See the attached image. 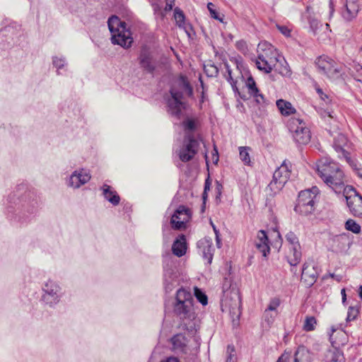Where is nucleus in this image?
<instances>
[{
  "label": "nucleus",
  "mask_w": 362,
  "mask_h": 362,
  "mask_svg": "<svg viewBox=\"0 0 362 362\" xmlns=\"http://www.w3.org/2000/svg\"><path fill=\"white\" fill-rule=\"evenodd\" d=\"M172 251L173 253L178 257L185 255L187 251V243L184 235H179L174 241L172 245Z\"/></svg>",
  "instance_id": "nucleus-26"
},
{
  "label": "nucleus",
  "mask_w": 362,
  "mask_h": 362,
  "mask_svg": "<svg viewBox=\"0 0 362 362\" xmlns=\"http://www.w3.org/2000/svg\"><path fill=\"white\" fill-rule=\"evenodd\" d=\"M139 64L141 68L150 74H153L157 66V61L153 53L146 47L141 50Z\"/></svg>",
  "instance_id": "nucleus-16"
},
{
  "label": "nucleus",
  "mask_w": 362,
  "mask_h": 362,
  "mask_svg": "<svg viewBox=\"0 0 362 362\" xmlns=\"http://www.w3.org/2000/svg\"><path fill=\"white\" fill-rule=\"evenodd\" d=\"M278 315V313H273V312H269L267 310H264V321L269 325H272L274 320L276 316Z\"/></svg>",
  "instance_id": "nucleus-42"
},
{
  "label": "nucleus",
  "mask_w": 362,
  "mask_h": 362,
  "mask_svg": "<svg viewBox=\"0 0 362 362\" xmlns=\"http://www.w3.org/2000/svg\"><path fill=\"white\" fill-rule=\"evenodd\" d=\"M278 237H279V238H281V234H280L279 233H278Z\"/></svg>",
  "instance_id": "nucleus-63"
},
{
  "label": "nucleus",
  "mask_w": 362,
  "mask_h": 362,
  "mask_svg": "<svg viewBox=\"0 0 362 362\" xmlns=\"http://www.w3.org/2000/svg\"><path fill=\"white\" fill-rule=\"evenodd\" d=\"M227 68V72L228 76L226 77V79L228 81H229L233 88V90L237 89V87L235 86V82L233 81L232 76H231V70L229 69L228 65L226 64Z\"/></svg>",
  "instance_id": "nucleus-52"
},
{
  "label": "nucleus",
  "mask_w": 362,
  "mask_h": 362,
  "mask_svg": "<svg viewBox=\"0 0 362 362\" xmlns=\"http://www.w3.org/2000/svg\"><path fill=\"white\" fill-rule=\"evenodd\" d=\"M318 113L321 115L322 117L324 118L326 117H332V111H331L329 108L324 110L322 107H320Z\"/></svg>",
  "instance_id": "nucleus-50"
},
{
  "label": "nucleus",
  "mask_w": 362,
  "mask_h": 362,
  "mask_svg": "<svg viewBox=\"0 0 362 362\" xmlns=\"http://www.w3.org/2000/svg\"><path fill=\"white\" fill-rule=\"evenodd\" d=\"M207 189H209V185L208 184L207 181H206L205 187H204V195H203V198H204V194L206 193V191Z\"/></svg>",
  "instance_id": "nucleus-57"
},
{
  "label": "nucleus",
  "mask_w": 362,
  "mask_h": 362,
  "mask_svg": "<svg viewBox=\"0 0 362 362\" xmlns=\"http://www.w3.org/2000/svg\"><path fill=\"white\" fill-rule=\"evenodd\" d=\"M288 129L293 137L299 144H307L310 142L311 135L310 130L305 127V122L298 118H291L288 122Z\"/></svg>",
  "instance_id": "nucleus-7"
},
{
  "label": "nucleus",
  "mask_w": 362,
  "mask_h": 362,
  "mask_svg": "<svg viewBox=\"0 0 362 362\" xmlns=\"http://www.w3.org/2000/svg\"><path fill=\"white\" fill-rule=\"evenodd\" d=\"M290 253L288 255V261L291 266H296L301 259L302 254L300 245L290 247Z\"/></svg>",
  "instance_id": "nucleus-29"
},
{
  "label": "nucleus",
  "mask_w": 362,
  "mask_h": 362,
  "mask_svg": "<svg viewBox=\"0 0 362 362\" xmlns=\"http://www.w3.org/2000/svg\"><path fill=\"white\" fill-rule=\"evenodd\" d=\"M162 362H180L178 358H175V357H169L166 359V361H162Z\"/></svg>",
  "instance_id": "nucleus-54"
},
{
  "label": "nucleus",
  "mask_w": 362,
  "mask_h": 362,
  "mask_svg": "<svg viewBox=\"0 0 362 362\" xmlns=\"http://www.w3.org/2000/svg\"><path fill=\"white\" fill-rule=\"evenodd\" d=\"M245 84L250 95L255 98V100L258 104H262L264 102V96L259 93V90L256 86V82L252 76H250L247 78Z\"/></svg>",
  "instance_id": "nucleus-25"
},
{
  "label": "nucleus",
  "mask_w": 362,
  "mask_h": 362,
  "mask_svg": "<svg viewBox=\"0 0 362 362\" xmlns=\"http://www.w3.org/2000/svg\"><path fill=\"white\" fill-rule=\"evenodd\" d=\"M336 331V329L334 327H332L331 328V332L332 333L330 334V338L332 337V335L333 334V333Z\"/></svg>",
  "instance_id": "nucleus-61"
},
{
  "label": "nucleus",
  "mask_w": 362,
  "mask_h": 362,
  "mask_svg": "<svg viewBox=\"0 0 362 362\" xmlns=\"http://www.w3.org/2000/svg\"><path fill=\"white\" fill-rule=\"evenodd\" d=\"M104 198L113 206H117L120 202V197L117 192L110 185L104 184L101 187Z\"/></svg>",
  "instance_id": "nucleus-24"
},
{
  "label": "nucleus",
  "mask_w": 362,
  "mask_h": 362,
  "mask_svg": "<svg viewBox=\"0 0 362 362\" xmlns=\"http://www.w3.org/2000/svg\"><path fill=\"white\" fill-rule=\"evenodd\" d=\"M211 224L213 227V229H214V231L215 233V235H216V234H219V232L218 230L216 229V226L214 225V223L212 222H211Z\"/></svg>",
  "instance_id": "nucleus-58"
},
{
  "label": "nucleus",
  "mask_w": 362,
  "mask_h": 362,
  "mask_svg": "<svg viewBox=\"0 0 362 362\" xmlns=\"http://www.w3.org/2000/svg\"><path fill=\"white\" fill-rule=\"evenodd\" d=\"M344 355L337 349H328L325 354V362H343Z\"/></svg>",
  "instance_id": "nucleus-28"
},
{
  "label": "nucleus",
  "mask_w": 362,
  "mask_h": 362,
  "mask_svg": "<svg viewBox=\"0 0 362 362\" xmlns=\"http://www.w3.org/2000/svg\"><path fill=\"white\" fill-rule=\"evenodd\" d=\"M281 304V300L279 298H271L267 308L265 310L269 312L278 313L277 308Z\"/></svg>",
  "instance_id": "nucleus-37"
},
{
  "label": "nucleus",
  "mask_w": 362,
  "mask_h": 362,
  "mask_svg": "<svg viewBox=\"0 0 362 362\" xmlns=\"http://www.w3.org/2000/svg\"><path fill=\"white\" fill-rule=\"evenodd\" d=\"M344 7L345 11H342V15L347 21L355 18L359 11L358 0H346Z\"/></svg>",
  "instance_id": "nucleus-23"
},
{
  "label": "nucleus",
  "mask_w": 362,
  "mask_h": 362,
  "mask_svg": "<svg viewBox=\"0 0 362 362\" xmlns=\"http://www.w3.org/2000/svg\"><path fill=\"white\" fill-rule=\"evenodd\" d=\"M214 151H215L216 154H214V157L216 156V161L215 162L217 163L218 160V151H217V150L216 148L214 149Z\"/></svg>",
  "instance_id": "nucleus-59"
},
{
  "label": "nucleus",
  "mask_w": 362,
  "mask_h": 362,
  "mask_svg": "<svg viewBox=\"0 0 362 362\" xmlns=\"http://www.w3.org/2000/svg\"><path fill=\"white\" fill-rule=\"evenodd\" d=\"M171 342L175 351L180 354H188L191 351L189 346L187 344V338L182 334H177L171 339Z\"/></svg>",
  "instance_id": "nucleus-21"
},
{
  "label": "nucleus",
  "mask_w": 362,
  "mask_h": 362,
  "mask_svg": "<svg viewBox=\"0 0 362 362\" xmlns=\"http://www.w3.org/2000/svg\"><path fill=\"white\" fill-rule=\"evenodd\" d=\"M255 245L257 250L262 254L263 257H267L270 252V247L269 245V239L264 230H261L258 231L255 240Z\"/></svg>",
  "instance_id": "nucleus-20"
},
{
  "label": "nucleus",
  "mask_w": 362,
  "mask_h": 362,
  "mask_svg": "<svg viewBox=\"0 0 362 362\" xmlns=\"http://www.w3.org/2000/svg\"><path fill=\"white\" fill-rule=\"evenodd\" d=\"M182 126L185 131V136L188 135H193L192 133L197 129L198 126V121L197 119L187 117L182 122Z\"/></svg>",
  "instance_id": "nucleus-30"
},
{
  "label": "nucleus",
  "mask_w": 362,
  "mask_h": 362,
  "mask_svg": "<svg viewBox=\"0 0 362 362\" xmlns=\"http://www.w3.org/2000/svg\"><path fill=\"white\" fill-rule=\"evenodd\" d=\"M347 144V138L341 133H337L334 136L333 147L334 150L339 153V158H344L346 162L351 166L356 167L354 162L351 160L349 153L346 151L345 146Z\"/></svg>",
  "instance_id": "nucleus-14"
},
{
  "label": "nucleus",
  "mask_w": 362,
  "mask_h": 362,
  "mask_svg": "<svg viewBox=\"0 0 362 362\" xmlns=\"http://www.w3.org/2000/svg\"><path fill=\"white\" fill-rule=\"evenodd\" d=\"M289 177L290 170L285 163H284L274 171L272 180L267 187V190L270 191V195L275 194L279 192L287 182Z\"/></svg>",
  "instance_id": "nucleus-8"
},
{
  "label": "nucleus",
  "mask_w": 362,
  "mask_h": 362,
  "mask_svg": "<svg viewBox=\"0 0 362 362\" xmlns=\"http://www.w3.org/2000/svg\"><path fill=\"white\" fill-rule=\"evenodd\" d=\"M189 209L185 206H180L171 217L172 227L175 229H181L185 227V223L190 219Z\"/></svg>",
  "instance_id": "nucleus-12"
},
{
  "label": "nucleus",
  "mask_w": 362,
  "mask_h": 362,
  "mask_svg": "<svg viewBox=\"0 0 362 362\" xmlns=\"http://www.w3.org/2000/svg\"><path fill=\"white\" fill-rule=\"evenodd\" d=\"M197 248L202 257L207 261L208 264H211L214 251L211 239L208 238L201 239L197 243Z\"/></svg>",
  "instance_id": "nucleus-17"
},
{
  "label": "nucleus",
  "mask_w": 362,
  "mask_h": 362,
  "mask_svg": "<svg viewBox=\"0 0 362 362\" xmlns=\"http://www.w3.org/2000/svg\"><path fill=\"white\" fill-rule=\"evenodd\" d=\"M341 293L342 297V303L344 304L346 300V291L344 288L341 289Z\"/></svg>",
  "instance_id": "nucleus-53"
},
{
  "label": "nucleus",
  "mask_w": 362,
  "mask_h": 362,
  "mask_svg": "<svg viewBox=\"0 0 362 362\" xmlns=\"http://www.w3.org/2000/svg\"><path fill=\"white\" fill-rule=\"evenodd\" d=\"M329 276L332 278L335 279L337 281H340L341 277L340 276H337L334 274H329Z\"/></svg>",
  "instance_id": "nucleus-56"
},
{
  "label": "nucleus",
  "mask_w": 362,
  "mask_h": 362,
  "mask_svg": "<svg viewBox=\"0 0 362 362\" xmlns=\"http://www.w3.org/2000/svg\"><path fill=\"white\" fill-rule=\"evenodd\" d=\"M317 277V267L313 262H305L302 268L301 280L305 286H312L316 282Z\"/></svg>",
  "instance_id": "nucleus-15"
},
{
  "label": "nucleus",
  "mask_w": 362,
  "mask_h": 362,
  "mask_svg": "<svg viewBox=\"0 0 362 362\" xmlns=\"http://www.w3.org/2000/svg\"><path fill=\"white\" fill-rule=\"evenodd\" d=\"M107 25L111 33V42L113 45H120L125 49L132 45L134 41L133 37L125 22L121 21L117 16H112L109 18Z\"/></svg>",
  "instance_id": "nucleus-3"
},
{
  "label": "nucleus",
  "mask_w": 362,
  "mask_h": 362,
  "mask_svg": "<svg viewBox=\"0 0 362 362\" xmlns=\"http://www.w3.org/2000/svg\"><path fill=\"white\" fill-rule=\"evenodd\" d=\"M193 301V296L189 291L182 288L177 290L174 311L181 320L180 327L192 335L199 327V320L196 316Z\"/></svg>",
  "instance_id": "nucleus-1"
},
{
  "label": "nucleus",
  "mask_w": 362,
  "mask_h": 362,
  "mask_svg": "<svg viewBox=\"0 0 362 362\" xmlns=\"http://www.w3.org/2000/svg\"><path fill=\"white\" fill-rule=\"evenodd\" d=\"M53 64L57 69H62L66 64L65 59L64 58H59L57 57H53Z\"/></svg>",
  "instance_id": "nucleus-45"
},
{
  "label": "nucleus",
  "mask_w": 362,
  "mask_h": 362,
  "mask_svg": "<svg viewBox=\"0 0 362 362\" xmlns=\"http://www.w3.org/2000/svg\"><path fill=\"white\" fill-rule=\"evenodd\" d=\"M256 66L259 70L263 71L267 74L270 73L272 70V66L268 63L262 54L258 56L256 60Z\"/></svg>",
  "instance_id": "nucleus-33"
},
{
  "label": "nucleus",
  "mask_w": 362,
  "mask_h": 362,
  "mask_svg": "<svg viewBox=\"0 0 362 362\" xmlns=\"http://www.w3.org/2000/svg\"><path fill=\"white\" fill-rule=\"evenodd\" d=\"M226 279L223 285V297L221 300L222 310L228 311L233 320H238L241 315V298L238 290L233 287Z\"/></svg>",
  "instance_id": "nucleus-4"
},
{
  "label": "nucleus",
  "mask_w": 362,
  "mask_h": 362,
  "mask_svg": "<svg viewBox=\"0 0 362 362\" xmlns=\"http://www.w3.org/2000/svg\"><path fill=\"white\" fill-rule=\"evenodd\" d=\"M276 106L283 115H289L296 111L291 103L282 99L276 101Z\"/></svg>",
  "instance_id": "nucleus-31"
},
{
  "label": "nucleus",
  "mask_w": 362,
  "mask_h": 362,
  "mask_svg": "<svg viewBox=\"0 0 362 362\" xmlns=\"http://www.w3.org/2000/svg\"><path fill=\"white\" fill-rule=\"evenodd\" d=\"M250 150V148L247 146L239 147L240 158L245 165H249L250 163V157L249 153Z\"/></svg>",
  "instance_id": "nucleus-34"
},
{
  "label": "nucleus",
  "mask_w": 362,
  "mask_h": 362,
  "mask_svg": "<svg viewBox=\"0 0 362 362\" xmlns=\"http://www.w3.org/2000/svg\"><path fill=\"white\" fill-rule=\"evenodd\" d=\"M216 241L217 247L218 248H220L221 247V238H220V235L219 234H216Z\"/></svg>",
  "instance_id": "nucleus-55"
},
{
  "label": "nucleus",
  "mask_w": 362,
  "mask_h": 362,
  "mask_svg": "<svg viewBox=\"0 0 362 362\" xmlns=\"http://www.w3.org/2000/svg\"><path fill=\"white\" fill-rule=\"evenodd\" d=\"M199 141L194 135H188L184 138L183 144L177 151V155L182 162L191 160L198 151Z\"/></svg>",
  "instance_id": "nucleus-9"
},
{
  "label": "nucleus",
  "mask_w": 362,
  "mask_h": 362,
  "mask_svg": "<svg viewBox=\"0 0 362 362\" xmlns=\"http://www.w3.org/2000/svg\"><path fill=\"white\" fill-rule=\"evenodd\" d=\"M318 71L331 80L339 79L342 75V66L327 56H321L315 61Z\"/></svg>",
  "instance_id": "nucleus-6"
},
{
  "label": "nucleus",
  "mask_w": 362,
  "mask_h": 362,
  "mask_svg": "<svg viewBox=\"0 0 362 362\" xmlns=\"http://www.w3.org/2000/svg\"><path fill=\"white\" fill-rule=\"evenodd\" d=\"M206 74L211 77L216 76L218 74V68L214 64H207L204 66Z\"/></svg>",
  "instance_id": "nucleus-41"
},
{
  "label": "nucleus",
  "mask_w": 362,
  "mask_h": 362,
  "mask_svg": "<svg viewBox=\"0 0 362 362\" xmlns=\"http://www.w3.org/2000/svg\"><path fill=\"white\" fill-rule=\"evenodd\" d=\"M360 75L361 76V78H358V80L359 81H362V67L361 66H360Z\"/></svg>",
  "instance_id": "nucleus-62"
},
{
  "label": "nucleus",
  "mask_w": 362,
  "mask_h": 362,
  "mask_svg": "<svg viewBox=\"0 0 362 362\" xmlns=\"http://www.w3.org/2000/svg\"><path fill=\"white\" fill-rule=\"evenodd\" d=\"M309 24H310V27L311 28V30L315 33L316 30L319 28L320 23V22L316 20V19H314V18H310L309 19Z\"/></svg>",
  "instance_id": "nucleus-49"
},
{
  "label": "nucleus",
  "mask_w": 362,
  "mask_h": 362,
  "mask_svg": "<svg viewBox=\"0 0 362 362\" xmlns=\"http://www.w3.org/2000/svg\"><path fill=\"white\" fill-rule=\"evenodd\" d=\"M234 352H235L234 347L233 346H230V345L228 346V347H227L228 356H227L226 362H235V358Z\"/></svg>",
  "instance_id": "nucleus-44"
},
{
  "label": "nucleus",
  "mask_w": 362,
  "mask_h": 362,
  "mask_svg": "<svg viewBox=\"0 0 362 362\" xmlns=\"http://www.w3.org/2000/svg\"><path fill=\"white\" fill-rule=\"evenodd\" d=\"M172 88L176 89L180 93V98H182L184 95L192 97L193 95V89L190 86L187 78L184 76H180L174 83Z\"/></svg>",
  "instance_id": "nucleus-22"
},
{
  "label": "nucleus",
  "mask_w": 362,
  "mask_h": 362,
  "mask_svg": "<svg viewBox=\"0 0 362 362\" xmlns=\"http://www.w3.org/2000/svg\"><path fill=\"white\" fill-rule=\"evenodd\" d=\"M42 290L44 291L42 300L46 304L52 306L59 301L60 288L55 282L52 281H47Z\"/></svg>",
  "instance_id": "nucleus-10"
},
{
  "label": "nucleus",
  "mask_w": 362,
  "mask_h": 362,
  "mask_svg": "<svg viewBox=\"0 0 362 362\" xmlns=\"http://www.w3.org/2000/svg\"><path fill=\"white\" fill-rule=\"evenodd\" d=\"M359 297L362 300V286H360L359 287Z\"/></svg>",
  "instance_id": "nucleus-60"
},
{
  "label": "nucleus",
  "mask_w": 362,
  "mask_h": 362,
  "mask_svg": "<svg viewBox=\"0 0 362 362\" xmlns=\"http://www.w3.org/2000/svg\"><path fill=\"white\" fill-rule=\"evenodd\" d=\"M361 51H362V47H361Z\"/></svg>",
  "instance_id": "nucleus-64"
},
{
  "label": "nucleus",
  "mask_w": 362,
  "mask_h": 362,
  "mask_svg": "<svg viewBox=\"0 0 362 362\" xmlns=\"http://www.w3.org/2000/svg\"><path fill=\"white\" fill-rule=\"evenodd\" d=\"M194 296L203 305H207L208 298L206 295L202 290L197 287L194 288Z\"/></svg>",
  "instance_id": "nucleus-39"
},
{
  "label": "nucleus",
  "mask_w": 362,
  "mask_h": 362,
  "mask_svg": "<svg viewBox=\"0 0 362 362\" xmlns=\"http://www.w3.org/2000/svg\"><path fill=\"white\" fill-rule=\"evenodd\" d=\"M317 321L314 317H307L305 320L303 329L307 332L313 331L315 329Z\"/></svg>",
  "instance_id": "nucleus-36"
},
{
  "label": "nucleus",
  "mask_w": 362,
  "mask_h": 362,
  "mask_svg": "<svg viewBox=\"0 0 362 362\" xmlns=\"http://www.w3.org/2000/svg\"><path fill=\"white\" fill-rule=\"evenodd\" d=\"M276 28L284 36H290L291 30L288 27L285 25H276Z\"/></svg>",
  "instance_id": "nucleus-51"
},
{
  "label": "nucleus",
  "mask_w": 362,
  "mask_h": 362,
  "mask_svg": "<svg viewBox=\"0 0 362 362\" xmlns=\"http://www.w3.org/2000/svg\"><path fill=\"white\" fill-rule=\"evenodd\" d=\"M286 239L288 241V243L290 244V245H291L290 247H298V245H300L299 242H298V238H297V236L296 235V234L293 232H291V231L288 232L286 235Z\"/></svg>",
  "instance_id": "nucleus-40"
},
{
  "label": "nucleus",
  "mask_w": 362,
  "mask_h": 362,
  "mask_svg": "<svg viewBox=\"0 0 362 362\" xmlns=\"http://www.w3.org/2000/svg\"><path fill=\"white\" fill-rule=\"evenodd\" d=\"M174 18L176 22V25L183 29L185 33L189 35V31L192 30L190 25L185 23V16L183 12L178 8H176L174 11Z\"/></svg>",
  "instance_id": "nucleus-27"
},
{
  "label": "nucleus",
  "mask_w": 362,
  "mask_h": 362,
  "mask_svg": "<svg viewBox=\"0 0 362 362\" xmlns=\"http://www.w3.org/2000/svg\"><path fill=\"white\" fill-rule=\"evenodd\" d=\"M347 206L354 216L362 217V197L354 191V195L346 197Z\"/></svg>",
  "instance_id": "nucleus-18"
},
{
  "label": "nucleus",
  "mask_w": 362,
  "mask_h": 362,
  "mask_svg": "<svg viewBox=\"0 0 362 362\" xmlns=\"http://www.w3.org/2000/svg\"><path fill=\"white\" fill-rule=\"evenodd\" d=\"M207 8L211 14V16L216 20L222 21V18H220L218 13L216 12L215 9V5L211 2L207 4Z\"/></svg>",
  "instance_id": "nucleus-43"
},
{
  "label": "nucleus",
  "mask_w": 362,
  "mask_h": 362,
  "mask_svg": "<svg viewBox=\"0 0 362 362\" xmlns=\"http://www.w3.org/2000/svg\"><path fill=\"white\" fill-rule=\"evenodd\" d=\"M90 179V175L84 170L74 171L70 176L69 186L73 188H79L87 183Z\"/></svg>",
  "instance_id": "nucleus-19"
},
{
  "label": "nucleus",
  "mask_w": 362,
  "mask_h": 362,
  "mask_svg": "<svg viewBox=\"0 0 362 362\" xmlns=\"http://www.w3.org/2000/svg\"><path fill=\"white\" fill-rule=\"evenodd\" d=\"M180 284L179 274L174 268L164 267L163 286L166 293L171 292Z\"/></svg>",
  "instance_id": "nucleus-13"
},
{
  "label": "nucleus",
  "mask_w": 362,
  "mask_h": 362,
  "mask_svg": "<svg viewBox=\"0 0 362 362\" xmlns=\"http://www.w3.org/2000/svg\"><path fill=\"white\" fill-rule=\"evenodd\" d=\"M317 171L324 182L336 193H339L344 186V174L335 162L325 158L317 163Z\"/></svg>",
  "instance_id": "nucleus-2"
},
{
  "label": "nucleus",
  "mask_w": 362,
  "mask_h": 362,
  "mask_svg": "<svg viewBox=\"0 0 362 362\" xmlns=\"http://www.w3.org/2000/svg\"><path fill=\"white\" fill-rule=\"evenodd\" d=\"M293 362H310L309 352L304 346H299L294 354Z\"/></svg>",
  "instance_id": "nucleus-32"
},
{
  "label": "nucleus",
  "mask_w": 362,
  "mask_h": 362,
  "mask_svg": "<svg viewBox=\"0 0 362 362\" xmlns=\"http://www.w3.org/2000/svg\"><path fill=\"white\" fill-rule=\"evenodd\" d=\"M279 73L282 76H290L291 74V71L289 69V66L286 61H284V65H282L281 67L279 69Z\"/></svg>",
  "instance_id": "nucleus-46"
},
{
  "label": "nucleus",
  "mask_w": 362,
  "mask_h": 362,
  "mask_svg": "<svg viewBox=\"0 0 362 362\" xmlns=\"http://www.w3.org/2000/svg\"><path fill=\"white\" fill-rule=\"evenodd\" d=\"M316 91L319 95L320 99L326 104H328L331 101V100L329 98V96L326 93H325L321 88H317Z\"/></svg>",
  "instance_id": "nucleus-47"
},
{
  "label": "nucleus",
  "mask_w": 362,
  "mask_h": 362,
  "mask_svg": "<svg viewBox=\"0 0 362 362\" xmlns=\"http://www.w3.org/2000/svg\"><path fill=\"white\" fill-rule=\"evenodd\" d=\"M318 192L319 190L316 187L301 191L298 194L295 211L303 215H308L313 212Z\"/></svg>",
  "instance_id": "nucleus-5"
},
{
  "label": "nucleus",
  "mask_w": 362,
  "mask_h": 362,
  "mask_svg": "<svg viewBox=\"0 0 362 362\" xmlns=\"http://www.w3.org/2000/svg\"><path fill=\"white\" fill-rule=\"evenodd\" d=\"M359 313L358 308L356 306H350L348 310L346 322L355 320Z\"/></svg>",
  "instance_id": "nucleus-38"
},
{
  "label": "nucleus",
  "mask_w": 362,
  "mask_h": 362,
  "mask_svg": "<svg viewBox=\"0 0 362 362\" xmlns=\"http://www.w3.org/2000/svg\"><path fill=\"white\" fill-rule=\"evenodd\" d=\"M291 357V351H284V354L281 355V356L278 358L276 362H288Z\"/></svg>",
  "instance_id": "nucleus-48"
},
{
  "label": "nucleus",
  "mask_w": 362,
  "mask_h": 362,
  "mask_svg": "<svg viewBox=\"0 0 362 362\" xmlns=\"http://www.w3.org/2000/svg\"><path fill=\"white\" fill-rule=\"evenodd\" d=\"M345 228L354 233L358 234L361 232V226L353 219H348L345 223Z\"/></svg>",
  "instance_id": "nucleus-35"
},
{
  "label": "nucleus",
  "mask_w": 362,
  "mask_h": 362,
  "mask_svg": "<svg viewBox=\"0 0 362 362\" xmlns=\"http://www.w3.org/2000/svg\"><path fill=\"white\" fill-rule=\"evenodd\" d=\"M170 93L171 98L168 100V112L179 119L185 108V103L181 101L180 93L176 88H171Z\"/></svg>",
  "instance_id": "nucleus-11"
}]
</instances>
